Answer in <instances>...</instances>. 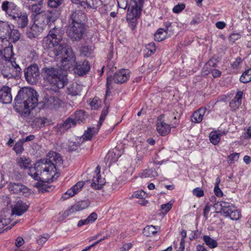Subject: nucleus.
I'll list each match as a JSON object with an SVG mask.
<instances>
[{"instance_id":"obj_1","label":"nucleus","mask_w":251,"mask_h":251,"mask_svg":"<svg viewBox=\"0 0 251 251\" xmlns=\"http://www.w3.org/2000/svg\"><path fill=\"white\" fill-rule=\"evenodd\" d=\"M45 50H50V56L63 57V65L64 69L69 68V64L75 61V54L71 46L68 44L67 39L59 36H55L48 33L44 38L42 43Z\"/></svg>"},{"instance_id":"obj_2","label":"nucleus","mask_w":251,"mask_h":251,"mask_svg":"<svg viewBox=\"0 0 251 251\" xmlns=\"http://www.w3.org/2000/svg\"><path fill=\"white\" fill-rule=\"evenodd\" d=\"M38 95L31 87L21 88L14 99V109L21 117H28L38 103Z\"/></svg>"},{"instance_id":"obj_3","label":"nucleus","mask_w":251,"mask_h":251,"mask_svg":"<svg viewBox=\"0 0 251 251\" xmlns=\"http://www.w3.org/2000/svg\"><path fill=\"white\" fill-rule=\"evenodd\" d=\"M33 168L30 169L28 175L35 180L53 181L59 176L54 163L47 158H44L34 164Z\"/></svg>"},{"instance_id":"obj_4","label":"nucleus","mask_w":251,"mask_h":251,"mask_svg":"<svg viewBox=\"0 0 251 251\" xmlns=\"http://www.w3.org/2000/svg\"><path fill=\"white\" fill-rule=\"evenodd\" d=\"M61 60L60 69L52 67H45L42 70V76L43 79L53 86L61 89L63 88L68 83L67 70L70 69H64ZM72 63L71 65H73ZM71 64H69L70 65Z\"/></svg>"},{"instance_id":"obj_5","label":"nucleus","mask_w":251,"mask_h":251,"mask_svg":"<svg viewBox=\"0 0 251 251\" xmlns=\"http://www.w3.org/2000/svg\"><path fill=\"white\" fill-rule=\"evenodd\" d=\"M56 15L52 16L49 13L47 15H46L47 18L43 19L44 17L42 15H39L38 18L35 19L34 23L29 30L27 31V36L30 39L37 38L43 31L47 25L54 22L57 19Z\"/></svg>"},{"instance_id":"obj_6","label":"nucleus","mask_w":251,"mask_h":251,"mask_svg":"<svg viewBox=\"0 0 251 251\" xmlns=\"http://www.w3.org/2000/svg\"><path fill=\"white\" fill-rule=\"evenodd\" d=\"M214 206L217 213L220 212L232 220L237 221L241 216L240 212L231 203L225 201H218L214 203Z\"/></svg>"},{"instance_id":"obj_7","label":"nucleus","mask_w":251,"mask_h":251,"mask_svg":"<svg viewBox=\"0 0 251 251\" xmlns=\"http://www.w3.org/2000/svg\"><path fill=\"white\" fill-rule=\"evenodd\" d=\"M142 8L138 6L136 0H130L127 7L126 20L128 26L134 30L137 25V20L141 14Z\"/></svg>"},{"instance_id":"obj_8","label":"nucleus","mask_w":251,"mask_h":251,"mask_svg":"<svg viewBox=\"0 0 251 251\" xmlns=\"http://www.w3.org/2000/svg\"><path fill=\"white\" fill-rule=\"evenodd\" d=\"M52 91L54 92L52 95L46 94L44 96L42 108L57 109L61 106L63 99L62 94L57 88L52 89Z\"/></svg>"},{"instance_id":"obj_9","label":"nucleus","mask_w":251,"mask_h":251,"mask_svg":"<svg viewBox=\"0 0 251 251\" xmlns=\"http://www.w3.org/2000/svg\"><path fill=\"white\" fill-rule=\"evenodd\" d=\"M84 30V24H75V25H70L67 33L73 41H77L81 39Z\"/></svg>"},{"instance_id":"obj_10","label":"nucleus","mask_w":251,"mask_h":251,"mask_svg":"<svg viewBox=\"0 0 251 251\" xmlns=\"http://www.w3.org/2000/svg\"><path fill=\"white\" fill-rule=\"evenodd\" d=\"M24 72L26 80L31 84L36 83L40 78L39 68L36 64L29 66Z\"/></svg>"},{"instance_id":"obj_11","label":"nucleus","mask_w":251,"mask_h":251,"mask_svg":"<svg viewBox=\"0 0 251 251\" xmlns=\"http://www.w3.org/2000/svg\"><path fill=\"white\" fill-rule=\"evenodd\" d=\"M10 20L14 22L17 27L22 29L26 27L28 24L27 14L25 12L22 11L20 8Z\"/></svg>"},{"instance_id":"obj_12","label":"nucleus","mask_w":251,"mask_h":251,"mask_svg":"<svg viewBox=\"0 0 251 251\" xmlns=\"http://www.w3.org/2000/svg\"><path fill=\"white\" fill-rule=\"evenodd\" d=\"M85 112L83 110L76 111L74 115V118H68L63 124V127L69 128L72 126H75L77 123L83 122L87 117Z\"/></svg>"},{"instance_id":"obj_13","label":"nucleus","mask_w":251,"mask_h":251,"mask_svg":"<svg viewBox=\"0 0 251 251\" xmlns=\"http://www.w3.org/2000/svg\"><path fill=\"white\" fill-rule=\"evenodd\" d=\"M20 8L13 1L7 0L2 2L1 9L8 19H10Z\"/></svg>"},{"instance_id":"obj_14","label":"nucleus","mask_w":251,"mask_h":251,"mask_svg":"<svg viewBox=\"0 0 251 251\" xmlns=\"http://www.w3.org/2000/svg\"><path fill=\"white\" fill-rule=\"evenodd\" d=\"M28 9L34 14L36 15L35 19H37L39 15H42V16L44 17L43 19H46L47 18L46 15H47L49 13L52 16H53V15H56V16L57 19L60 15L59 11L55 9L44 12L42 11L41 6H39V4H34L29 5L28 6Z\"/></svg>"},{"instance_id":"obj_15","label":"nucleus","mask_w":251,"mask_h":251,"mask_svg":"<svg viewBox=\"0 0 251 251\" xmlns=\"http://www.w3.org/2000/svg\"><path fill=\"white\" fill-rule=\"evenodd\" d=\"M72 67H74V73L79 76L86 74L90 69V65L88 61L75 62V56L74 63L73 65H70V68Z\"/></svg>"},{"instance_id":"obj_16","label":"nucleus","mask_w":251,"mask_h":251,"mask_svg":"<svg viewBox=\"0 0 251 251\" xmlns=\"http://www.w3.org/2000/svg\"><path fill=\"white\" fill-rule=\"evenodd\" d=\"M100 172V166L98 165L95 171L91 185V187L96 190L101 189L106 182L105 179L101 177Z\"/></svg>"},{"instance_id":"obj_17","label":"nucleus","mask_w":251,"mask_h":251,"mask_svg":"<svg viewBox=\"0 0 251 251\" xmlns=\"http://www.w3.org/2000/svg\"><path fill=\"white\" fill-rule=\"evenodd\" d=\"M89 205L88 201H78L74 205H72L68 210L64 212L65 216H69L71 214H75L77 212L87 208Z\"/></svg>"},{"instance_id":"obj_18","label":"nucleus","mask_w":251,"mask_h":251,"mask_svg":"<svg viewBox=\"0 0 251 251\" xmlns=\"http://www.w3.org/2000/svg\"><path fill=\"white\" fill-rule=\"evenodd\" d=\"M129 77V71L122 69L117 71L112 77V81L117 84H121L127 80Z\"/></svg>"},{"instance_id":"obj_19","label":"nucleus","mask_w":251,"mask_h":251,"mask_svg":"<svg viewBox=\"0 0 251 251\" xmlns=\"http://www.w3.org/2000/svg\"><path fill=\"white\" fill-rule=\"evenodd\" d=\"M28 206L21 199H19L14 204L12 208V213L13 215L21 216L27 210Z\"/></svg>"},{"instance_id":"obj_20","label":"nucleus","mask_w":251,"mask_h":251,"mask_svg":"<svg viewBox=\"0 0 251 251\" xmlns=\"http://www.w3.org/2000/svg\"><path fill=\"white\" fill-rule=\"evenodd\" d=\"M8 187L9 190L12 193L23 195L28 193V189L20 183H10Z\"/></svg>"},{"instance_id":"obj_21","label":"nucleus","mask_w":251,"mask_h":251,"mask_svg":"<svg viewBox=\"0 0 251 251\" xmlns=\"http://www.w3.org/2000/svg\"><path fill=\"white\" fill-rule=\"evenodd\" d=\"M12 27H14V25H10L8 22L0 20V38L7 40Z\"/></svg>"},{"instance_id":"obj_22","label":"nucleus","mask_w":251,"mask_h":251,"mask_svg":"<svg viewBox=\"0 0 251 251\" xmlns=\"http://www.w3.org/2000/svg\"><path fill=\"white\" fill-rule=\"evenodd\" d=\"M86 18V16L84 13L81 10H76L70 15V25L84 24L83 22L85 21Z\"/></svg>"},{"instance_id":"obj_23","label":"nucleus","mask_w":251,"mask_h":251,"mask_svg":"<svg viewBox=\"0 0 251 251\" xmlns=\"http://www.w3.org/2000/svg\"><path fill=\"white\" fill-rule=\"evenodd\" d=\"M12 100L11 88L8 86H3L0 90V101L3 103H10Z\"/></svg>"},{"instance_id":"obj_24","label":"nucleus","mask_w":251,"mask_h":251,"mask_svg":"<svg viewBox=\"0 0 251 251\" xmlns=\"http://www.w3.org/2000/svg\"><path fill=\"white\" fill-rule=\"evenodd\" d=\"M156 129L158 133L162 136L166 135L170 132L171 127L170 125L162 120V116L158 118Z\"/></svg>"},{"instance_id":"obj_25","label":"nucleus","mask_w":251,"mask_h":251,"mask_svg":"<svg viewBox=\"0 0 251 251\" xmlns=\"http://www.w3.org/2000/svg\"><path fill=\"white\" fill-rule=\"evenodd\" d=\"M84 185V181H79L71 189L68 190L67 192L63 194L62 198L64 199H67L70 197L74 196L78 193Z\"/></svg>"},{"instance_id":"obj_26","label":"nucleus","mask_w":251,"mask_h":251,"mask_svg":"<svg viewBox=\"0 0 251 251\" xmlns=\"http://www.w3.org/2000/svg\"><path fill=\"white\" fill-rule=\"evenodd\" d=\"M38 180L39 181L36 182L34 184V186L38 189L39 192L43 193L44 192H49L53 190L54 187L52 186L49 185V183L52 181H46L45 180L40 179Z\"/></svg>"},{"instance_id":"obj_27","label":"nucleus","mask_w":251,"mask_h":251,"mask_svg":"<svg viewBox=\"0 0 251 251\" xmlns=\"http://www.w3.org/2000/svg\"><path fill=\"white\" fill-rule=\"evenodd\" d=\"M1 72L4 77L10 78L18 76L17 73L15 72L14 68L7 65L3 66Z\"/></svg>"},{"instance_id":"obj_28","label":"nucleus","mask_w":251,"mask_h":251,"mask_svg":"<svg viewBox=\"0 0 251 251\" xmlns=\"http://www.w3.org/2000/svg\"><path fill=\"white\" fill-rule=\"evenodd\" d=\"M104 2L103 0H85L81 2V6L84 8L96 9Z\"/></svg>"},{"instance_id":"obj_29","label":"nucleus","mask_w":251,"mask_h":251,"mask_svg":"<svg viewBox=\"0 0 251 251\" xmlns=\"http://www.w3.org/2000/svg\"><path fill=\"white\" fill-rule=\"evenodd\" d=\"M242 95L243 92L242 91H238L235 97L230 101L229 106L232 110H235L240 106Z\"/></svg>"},{"instance_id":"obj_30","label":"nucleus","mask_w":251,"mask_h":251,"mask_svg":"<svg viewBox=\"0 0 251 251\" xmlns=\"http://www.w3.org/2000/svg\"><path fill=\"white\" fill-rule=\"evenodd\" d=\"M206 108L201 107L194 112L191 117L192 121L196 123H199L201 122L202 120L203 117L206 112Z\"/></svg>"},{"instance_id":"obj_31","label":"nucleus","mask_w":251,"mask_h":251,"mask_svg":"<svg viewBox=\"0 0 251 251\" xmlns=\"http://www.w3.org/2000/svg\"><path fill=\"white\" fill-rule=\"evenodd\" d=\"M99 129L100 128H99V127H98L97 129H95L94 127L88 128L87 130L85 131L84 134L82 136L81 138L80 139V140L82 139V142L85 140H90L92 139L93 135L98 132Z\"/></svg>"},{"instance_id":"obj_32","label":"nucleus","mask_w":251,"mask_h":251,"mask_svg":"<svg viewBox=\"0 0 251 251\" xmlns=\"http://www.w3.org/2000/svg\"><path fill=\"white\" fill-rule=\"evenodd\" d=\"M18 164L19 166L23 169H29V171L30 169L31 168H33L32 167V165L31 164V161L29 159V158H19L18 160Z\"/></svg>"},{"instance_id":"obj_33","label":"nucleus","mask_w":251,"mask_h":251,"mask_svg":"<svg viewBox=\"0 0 251 251\" xmlns=\"http://www.w3.org/2000/svg\"><path fill=\"white\" fill-rule=\"evenodd\" d=\"M167 33L164 28H159L154 34V40L157 42L162 41L167 38Z\"/></svg>"},{"instance_id":"obj_34","label":"nucleus","mask_w":251,"mask_h":251,"mask_svg":"<svg viewBox=\"0 0 251 251\" xmlns=\"http://www.w3.org/2000/svg\"><path fill=\"white\" fill-rule=\"evenodd\" d=\"M156 228L153 226H147L143 230V233L144 235L150 237L155 235L157 231Z\"/></svg>"},{"instance_id":"obj_35","label":"nucleus","mask_w":251,"mask_h":251,"mask_svg":"<svg viewBox=\"0 0 251 251\" xmlns=\"http://www.w3.org/2000/svg\"><path fill=\"white\" fill-rule=\"evenodd\" d=\"M21 34L19 30L11 28V32H10L8 39H10L13 43L17 42L20 38Z\"/></svg>"},{"instance_id":"obj_36","label":"nucleus","mask_w":251,"mask_h":251,"mask_svg":"<svg viewBox=\"0 0 251 251\" xmlns=\"http://www.w3.org/2000/svg\"><path fill=\"white\" fill-rule=\"evenodd\" d=\"M80 86L76 83H74L68 88V93L72 96H76L80 92Z\"/></svg>"},{"instance_id":"obj_37","label":"nucleus","mask_w":251,"mask_h":251,"mask_svg":"<svg viewBox=\"0 0 251 251\" xmlns=\"http://www.w3.org/2000/svg\"><path fill=\"white\" fill-rule=\"evenodd\" d=\"M240 81L244 83L251 81V68L244 71L240 78Z\"/></svg>"},{"instance_id":"obj_38","label":"nucleus","mask_w":251,"mask_h":251,"mask_svg":"<svg viewBox=\"0 0 251 251\" xmlns=\"http://www.w3.org/2000/svg\"><path fill=\"white\" fill-rule=\"evenodd\" d=\"M203 239L206 245L210 248L212 249L217 247L218 244L217 241L209 236L204 235Z\"/></svg>"},{"instance_id":"obj_39","label":"nucleus","mask_w":251,"mask_h":251,"mask_svg":"<svg viewBox=\"0 0 251 251\" xmlns=\"http://www.w3.org/2000/svg\"><path fill=\"white\" fill-rule=\"evenodd\" d=\"M157 176V173L154 169H149L145 170L141 175L142 178H151Z\"/></svg>"},{"instance_id":"obj_40","label":"nucleus","mask_w":251,"mask_h":251,"mask_svg":"<svg viewBox=\"0 0 251 251\" xmlns=\"http://www.w3.org/2000/svg\"><path fill=\"white\" fill-rule=\"evenodd\" d=\"M209 139L210 142L213 145H217L218 144L220 140L219 135L218 134V131H212L209 134Z\"/></svg>"},{"instance_id":"obj_41","label":"nucleus","mask_w":251,"mask_h":251,"mask_svg":"<svg viewBox=\"0 0 251 251\" xmlns=\"http://www.w3.org/2000/svg\"><path fill=\"white\" fill-rule=\"evenodd\" d=\"M108 113V107H105L102 111L100 116V120L98 122V127L99 128L101 126L103 122L104 121L106 116Z\"/></svg>"},{"instance_id":"obj_42","label":"nucleus","mask_w":251,"mask_h":251,"mask_svg":"<svg viewBox=\"0 0 251 251\" xmlns=\"http://www.w3.org/2000/svg\"><path fill=\"white\" fill-rule=\"evenodd\" d=\"M49 33L53 34L55 36H62L63 37L64 32L63 30H62L61 28L57 27L56 26H54L50 29Z\"/></svg>"},{"instance_id":"obj_43","label":"nucleus","mask_w":251,"mask_h":251,"mask_svg":"<svg viewBox=\"0 0 251 251\" xmlns=\"http://www.w3.org/2000/svg\"><path fill=\"white\" fill-rule=\"evenodd\" d=\"M13 54L12 49L11 48H6L3 50V57L6 60H11L12 56Z\"/></svg>"},{"instance_id":"obj_44","label":"nucleus","mask_w":251,"mask_h":251,"mask_svg":"<svg viewBox=\"0 0 251 251\" xmlns=\"http://www.w3.org/2000/svg\"><path fill=\"white\" fill-rule=\"evenodd\" d=\"M23 143L19 140L15 145L13 149L16 152L17 154L21 153L24 150L23 147Z\"/></svg>"},{"instance_id":"obj_45","label":"nucleus","mask_w":251,"mask_h":251,"mask_svg":"<svg viewBox=\"0 0 251 251\" xmlns=\"http://www.w3.org/2000/svg\"><path fill=\"white\" fill-rule=\"evenodd\" d=\"M101 104V100L98 97L94 98L90 103L92 109H97Z\"/></svg>"},{"instance_id":"obj_46","label":"nucleus","mask_w":251,"mask_h":251,"mask_svg":"<svg viewBox=\"0 0 251 251\" xmlns=\"http://www.w3.org/2000/svg\"><path fill=\"white\" fill-rule=\"evenodd\" d=\"M80 51L81 55L84 56H89L92 53V50L88 46H83L81 48Z\"/></svg>"},{"instance_id":"obj_47","label":"nucleus","mask_w":251,"mask_h":251,"mask_svg":"<svg viewBox=\"0 0 251 251\" xmlns=\"http://www.w3.org/2000/svg\"><path fill=\"white\" fill-rule=\"evenodd\" d=\"M146 48L148 50V52L146 54L148 57L153 54L156 50L155 44L153 42L147 44L146 46Z\"/></svg>"},{"instance_id":"obj_48","label":"nucleus","mask_w":251,"mask_h":251,"mask_svg":"<svg viewBox=\"0 0 251 251\" xmlns=\"http://www.w3.org/2000/svg\"><path fill=\"white\" fill-rule=\"evenodd\" d=\"M102 4V6L99 8V12L101 14L106 15L108 11L111 10V6L107 4H104L103 3Z\"/></svg>"},{"instance_id":"obj_49","label":"nucleus","mask_w":251,"mask_h":251,"mask_svg":"<svg viewBox=\"0 0 251 251\" xmlns=\"http://www.w3.org/2000/svg\"><path fill=\"white\" fill-rule=\"evenodd\" d=\"M46 119L41 117L35 118L33 121V125L35 126L40 127L45 123Z\"/></svg>"},{"instance_id":"obj_50","label":"nucleus","mask_w":251,"mask_h":251,"mask_svg":"<svg viewBox=\"0 0 251 251\" xmlns=\"http://www.w3.org/2000/svg\"><path fill=\"white\" fill-rule=\"evenodd\" d=\"M173 202L169 201L167 203L162 204L161 205V210L162 211V213L166 214L172 208Z\"/></svg>"},{"instance_id":"obj_51","label":"nucleus","mask_w":251,"mask_h":251,"mask_svg":"<svg viewBox=\"0 0 251 251\" xmlns=\"http://www.w3.org/2000/svg\"><path fill=\"white\" fill-rule=\"evenodd\" d=\"M220 182V178L218 177L216 179V182L215 185L214 187V193L216 196L217 197H222L223 195L222 191L221 190V189L219 187V183Z\"/></svg>"},{"instance_id":"obj_52","label":"nucleus","mask_w":251,"mask_h":251,"mask_svg":"<svg viewBox=\"0 0 251 251\" xmlns=\"http://www.w3.org/2000/svg\"><path fill=\"white\" fill-rule=\"evenodd\" d=\"M146 197V193L142 190L136 191L132 195V198L144 199Z\"/></svg>"},{"instance_id":"obj_53","label":"nucleus","mask_w":251,"mask_h":251,"mask_svg":"<svg viewBox=\"0 0 251 251\" xmlns=\"http://www.w3.org/2000/svg\"><path fill=\"white\" fill-rule=\"evenodd\" d=\"M63 0H48V5L50 7L56 8L61 5Z\"/></svg>"},{"instance_id":"obj_54","label":"nucleus","mask_w":251,"mask_h":251,"mask_svg":"<svg viewBox=\"0 0 251 251\" xmlns=\"http://www.w3.org/2000/svg\"><path fill=\"white\" fill-rule=\"evenodd\" d=\"M50 235L48 234H44L37 240V243L39 245H43L49 238Z\"/></svg>"},{"instance_id":"obj_55","label":"nucleus","mask_w":251,"mask_h":251,"mask_svg":"<svg viewBox=\"0 0 251 251\" xmlns=\"http://www.w3.org/2000/svg\"><path fill=\"white\" fill-rule=\"evenodd\" d=\"M119 7L126 9L128 6V0H117Z\"/></svg>"},{"instance_id":"obj_56","label":"nucleus","mask_w":251,"mask_h":251,"mask_svg":"<svg viewBox=\"0 0 251 251\" xmlns=\"http://www.w3.org/2000/svg\"><path fill=\"white\" fill-rule=\"evenodd\" d=\"M185 7L184 4H178L173 8V11L175 13H179L185 8Z\"/></svg>"},{"instance_id":"obj_57","label":"nucleus","mask_w":251,"mask_h":251,"mask_svg":"<svg viewBox=\"0 0 251 251\" xmlns=\"http://www.w3.org/2000/svg\"><path fill=\"white\" fill-rule=\"evenodd\" d=\"M193 194L197 197H201L203 196L204 192L201 188L197 187L193 190Z\"/></svg>"},{"instance_id":"obj_58","label":"nucleus","mask_w":251,"mask_h":251,"mask_svg":"<svg viewBox=\"0 0 251 251\" xmlns=\"http://www.w3.org/2000/svg\"><path fill=\"white\" fill-rule=\"evenodd\" d=\"M241 38V35L238 33H232L229 37V40L232 43Z\"/></svg>"},{"instance_id":"obj_59","label":"nucleus","mask_w":251,"mask_h":251,"mask_svg":"<svg viewBox=\"0 0 251 251\" xmlns=\"http://www.w3.org/2000/svg\"><path fill=\"white\" fill-rule=\"evenodd\" d=\"M119 151L115 149L112 151H110L107 154L108 157H120L121 154L119 153Z\"/></svg>"},{"instance_id":"obj_60","label":"nucleus","mask_w":251,"mask_h":251,"mask_svg":"<svg viewBox=\"0 0 251 251\" xmlns=\"http://www.w3.org/2000/svg\"><path fill=\"white\" fill-rule=\"evenodd\" d=\"M11 61V67H13L14 68L15 72L17 73V75L18 76H19V74L21 73V69L19 66L18 64H16L15 62H13L12 60H10Z\"/></svg>"},{"instance_id":"obj_61","label":"nucleus","mask_w":251,"mask_h":251,"mask_svg":"<svg viewBox=\"0 0 251 251\" xmlns=\"http://www.w3.org/2000/svg\"><path fill=\"white\" fill-rule=\"evenodd\" d=\"M97 218V214L95 212L92 213L87 218L89 224L94 222Z\"/></svg>"},{"instance_id":"obj_62","label":"nucleus","mask_w":251,"mask_h":251,"mask_svg":"<svg viewBox=\"0 0 251 251\" xmlns=\"http://www.w3.org/2000/svg\"><path fill=\"white\" fill-rule=\"evenodd\" d=\"M210 73L214 78L220 77L222 74L221 71L216 69H210Z\"/></svg>"},{"instance_id":"obj_63","label":"nucleus","mask_w":251,"mask_h":251,"mask_svg":"<svg viewBox=\"0 0 251 251\" xmlns=\"http://www.w3.org/2000/svg\"><path fill=\"white\" fill-rule=\"evenodd\" d=\"M9 219H1L0 220V233H1V230L4 227V226L9 223Z\"/></svg>"},{"instance_id":"obj_64","label":"nucleus","mask_w":251,"mask_h":251,"mask_svg":"<svg viewBox=\"0 0 251 251\" xmlns=\"http://www.w3.org/2000/svg\"><path fill=\"white\" fill-rule=\"evenodd\" d=\"M246 130L243 134L244 138L247 139L251 138V126L248 127Z\"/></svg>"}]
</instances>
